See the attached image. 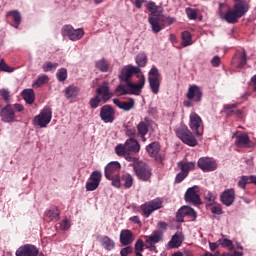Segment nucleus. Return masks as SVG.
<instances>
[{
    "label": "nucleus",
    "instance_id": "nucleus-62",
    "mask_svg": "<svg viewBox=\"0 0 256 256\" xmlns=\"http://www.w3.org/2000/svg\"><path fill=\"white\" fill-rule=\"evenodd\" d=\"M205 199H206L207 202L210 203V205H213V203H215L216 197L213 195V193L207 192L205 194Z\"/></svg>",
    "mask_w": 256,
    "mask_h": 256
},
{
    "label": "nucleus",
    "instance_id": "nucleus-32",
    "mask_svg": "<svg viewBox=\"0 0 256 256\" xmlns=\"http://www.w3.org/2000/svg\"><path fill=\"white\" fill-rule=\"evenodd\" d=\"M232 11H234V14H236L238 19H241V17H243V15L249 11V8H247V6L243 3H236Z\"/></svg>",
    "mask_w": 256,
    "mask_h": 256
},
{
    "label": "nucleus",
    "instance_id": "nucleus-19",
    "mask_svg": "<svg viewBox=\"0 0 256 256\" xmlns=\"http://www.w3.org/2000/svg\"><path fill=\"white\" fill-rule=\"evenodd\" d=\"M186 96L187 99H189L190 101L194 99L196 103H199L203 97V91H201V88L199 86L192 85L189 87Z\"/></svg>",
    "mask_w": 256,
    "mask_h": 256
},
{
    "label": "nucleus",
    "instance_id": "nucleus-26",
    "mask_svg": "<svg viewBox=\"0 0 256 256\" xmlns=\"http://www.w3.org/2000/svg\"><path fill=\"white\" fill-rule=\"evenodd\" d=\"M125 145L128 153H139L141 151V145H139V141L135 138L127 139Z\"/></svg>",
    "mask_w": 256,
    "mask_h": 256
},
{
    "label": "nucleus",
    "instance_id": "nucleus-8",
    "mask_svg": "<svg viewBox=\"0 0 256 256\" xmlns=\"http://www.w3.org/2000/svg\"><path fill=\"white\" fill-rule=\"evenodd\" d=\"M163 207V201L161 198H156L150 202H146L141 205V210L144 215V217H150L151 213L153 211H157V209H161Z\"/></svg>",
    "mask_w": 256,
    "mask_h": 256
},
{
    "label": "nucleus",
    "instance_id": "nucleus-12",
    "mask_svg": "<svg viewBox=\"0 0 256 256\" xmlns=\"http://www.w3.org/2000/svg\"><path fill=\"white\" fill-rule=\"evenodd\" d=\"M197 186H193L187 189L184 195L186 203H192V205H201V198L197 193Z\"/></svg>",
    "mask_w": 256,
    "mask_h": 256
},
{
    "label": "nucleus",
    "instance_id": "nucleus-41",
    "mask_svg": "<svg viewBox=\"0 0 256 256\" xmlns=\"http://www.w3.org/2000/svg\"><path fill=\"white\" fill-rule=\"evenodd\" d=\"M136 64L139 67V69H141V67H145V65H147V55L145 53H140L136 56Z\"/></svg>",
    "mask_w": 256,
    "mask_h": 256
},
{
    "label": "nucleus",
    "instance_id": "nucleus-52",
    "mask_svg": "<svg viewBox=\"0 0 256 256\" xmlns=\"http://www.w3.org/2000/svg\"><path fill=\"white\" fill-rule=\"evenodd\" d=\"M101 101H102L101 98L97 95L91 98L89 102L91 109H97Z\"/></svg>",
    "mask_w": 256,
    "mask_h": 256
},
{
    "label": "nucleus",
    "instance_id": "nucleus-48",
    "mask_svg": "<svg viewBox=\"0 0 256 256\" xmlns=\"http://www.w3.org/2000/svg\"><path fill=\"white\" fill-rule=\"evenodd\" d=\"M185 217H187V214L185 213V206H182L176 213V221L178 223H183V221H185Z\"/></svg>",
    "mask_w": 256,
    "mask_h": 256
},
{
    "label": "nucleus",
    "instance_id": "nucleus-30",
    "mask_svg": "<svg viewBox=\"0 0 256 256\" xmlns=\"http://www.w3.org/2000/svg\"><path fill=\"white\" fill-rule=\"evenodd\" d=\"M79 87L75 86V84H72L65 89V97L66 99H76V97L80 93Z\"/></svg>",
    "mask_w": 256,
    "mask_h": 256
},
{
    "label": "nucleus",
    "instance_id": "nucleus-16",
    "mask_svg": "<svg viewBox=\"0 0 256 256\" xmlns=\"http://www.w3.org/2000/svg\"><path fill=\"white\" fill-rule=\"evenodd\" d=\"M220 201L226 207H231V205H233V203H235V189L229 188V189L224 190L220 194Z\"/></svg>",
    "mask_w": 256,
    "mask_h": 256
},
{
    "label": "nucleus",
    "instance_id": "nucleus-35",
    "mask_svg": "<svg viewBox=\"0 0 256 256\" xmlns=\"http://www.w3.org/2000/svg\"><path fill=\"white\" fill-rule=\"evenodd\" d=\"M95 67L100 71L101 73H109V63L105 58H101L100 60H97L95 62Z\"/></svg>",
    "mask_w": 256,
    "mask_h": 256
},
{
    "label": "nucleus",
    "instance_id": "nucleus-56",
    "mask_svg": "<svg viewBox=\"0 0 256 256\" xmlns=\"http://www.w3.org/2000/svg\"><path fill=\"white\" fill-rule=\"evenodd\" d=\"M247 185H249L247 176L240 177V179L238 181V187H240V189H245V187H247Z\"/></svg>",
    "mask_w": 256,
    "mask_h": 256
},
{
    "label": "nucleus",
    "instance_id": "nucleus-37",
    "mask_svg": "<svg viewBox=\"0 0 256 256\" xmlns=\"http://www.w3.org/2000/svg\"><path fill=\"white\" fill-rule=\"evenodd\" d=\"M49 83V76L43 74V75H40L36 80L35 82L32 84V87L34 89H39V87H41V85H45Z\"/></svg>",
    "mask_w": 256,
    "mask_h": 256
},
{
    "label": "nucleus",
    "instance_id": "nucleus-44",
    "mask_svg": "<svg viewBox=\"0 0 256 256\" xmlns=\"http://www.w3.org/2000/svg\"><path fill=\"white\" fill-rule=\"evenodd\" d=\"M45 217H48V219H51V221H53V219H59V209L54 208L53 210H46Z\"/></svg>",
    "mask_w": 256,
    "mask_h": 256
},
{
    "label": "nucleus",
    "instance_id": "nucleus-63",
    "mask_svg": "<svg viewBox=\"0 0 256 256\" xmlns=\"http://www.w3.org/2000/svg\"><path fill=\"white\" fill-rule=\"evenodd\" d=\"M211 65L213 67H219V65H221V58L219 56H214L211 60Z\"/></svg>",
    "mask_w": 256,
    "mask_h": 256
},
{
    "label": "nucleus",
    "instance_id": "nucleus-21",
    "mask_svg": "<svg viewBox=\"0 0 256 256\" xmlns=\"http://www.w3.org/2000/svg\"><path fill=\"white\" fill-rule=\"evenodd\" d=\"M135 241V236L133 235V232L129 229L122 230L120 232V243L124 247H127V245H131Z\"/></svg>",
    "mask_w": 256,
    "mask_h": 256
},
{
    "label": "nucleus",
    "instance_id": "nucleus-22",
    "mask_svg": "<svg viewBox=\"0 0 256 256\" xmlns=\"http://www.w3.org/2000/svg\"><path fill=\"white\" fill-rule=\"evenodd\" d=\"M163 231L162 230H154L150 235L144 236L145 243H161L163 242Z\"/></svg>",
    "mask_w": 256,
    "mask_h": 256
},
{
    "label": "nucleus",
    "instance_id": "nucleus-43",
    "mask_svg": "<svg viewBox=\"0 0 256 256\" xmlns=\"http://www.w3.org/2000/svg\"><path fill=\"white\" fill-rule=\"evenodd\" d=\"M135 255L136 256H143V251L145 247V244L143 243L142 239H138L135 243Z\"/></svg>",
    "mask_w": 256,
    "mask_h": 256
},
{
    "label": "nucleus",
    "instance_id": "nucleus-29",
    "mask_svg": "<svg viewBox=\"0 0 256 256\" xmlns=\"http://www.w3.org/2000/svg\"><path fill=\"white\" fill-rule=\"evenodd\" d=\"M115 153L118 157H126L127 161H133V157L129 156L127 146L124 144H119L115 147Z\"/></svg>",
    "mask_w": 256,
    "mask_h": 256
},
{
    "label": "nucleus",
    "instance_id": "nucleus-9",
    "mask_svg": "<svg viewBox=\"0 0 256 256\" xmlns=\"http://www.w3.org/2000/svg\"><path fill=\"white\" fill-rule=\"evenodd\" d=\"M197 165L204 173H211L217 169V161L213 158L202 157L198 160Z\"/></svg>",
    "mask_w": 256,
    "mask_h": 256
},
{
    "label": "nucleus",
    "instance_id": "nucleus-24",
    "mask_svg": "<svg viewBox=\"0 0 256 256\" xmlns=\"http://www.w3.org/2000/svg\"><path fill=\"white\" fill-rule=\"evenodd\" d=\"M130 84V95H141V91L145 87V76L141 75L139 78V82L137 84L131 83Z\"/></svg>",
    "mask_w": 256,
    "mask_h": 256
},
{
    "label": "nucleus",
    "instance_id": "nucleus-50",
    "mask_svg": "<svg viewBox=\"0 0 256 256\" xmlns=\"http://www.w3.org/2000/svg\"><path fill=\"white\" fill-rule=\"evenodd\" d=\"M11 15L13 17V20L17 25H21V13L17 10H13L7 13V16L9 17Z\"/></svg>",
    "mask_w": 256,
    "mask_h": 256
},
{
    "label": "nucleus",
    "instance_id": "nucleus-28",
    "mask_svg": "<svg viewBox=\"0 0 256 256\" xmlns=\"http://www.w3.org/2000/svg\"><path fill=\"white\" fill-rule=\"evenodd\" d=\"M235 137V145L236 147H247L249 145V135L247 133H242L238 135H233Z\"/></svg>",
    "mask_w": 256,
    "mask_h": 256
},
{
    "label": "nucleus",
    "instance_id": "nucleus-7",
    "mask_svg": "<svg viewBox=\"0 0 256 256\" xmlns=\"http://www.w3.org/2000/svg\"><path fill=\"white\" fill-rule=\"evenodd\" d=\"M178 167L181 170L175 178V183H182L185 181L189 175V171H193L195 169V162H178Z\"/></svg>",
    "mask_w": 256,
    "mask_h": 256
},
{
    "label": "nucleus",
    "instance_id": "nucleus-64",
    "mask_svg": "<svg viewBox=\"0 0 256 256\" xmlns=\"http://www.w3.org/2000/svg\"><path fill=\"white\" fill-rule=\"evenodd\" d=\"M156 244L151 242V243H146V249H149L153 253H157V246Z\"/></svg>",
    "mask_w": 256,
    "mask_h": 256
},
{
    "label": "nucleus",
    "instance_id": "nucleus-33",
    "mask_svg": "<svg viewBox=\"0 0 256 256\" xmlns=\"http://www.w3.org/2000/svg\"><path fill=\"white\" fill-rule=\"evenodd\" d=\"M234 59L238 60L237 69H242V67L247 65V53H245V50L242 52H237L234 56Z\"/></svg>",
    "mask_w": 256,
    "mask_h": 256
},
{
    "label": "nucleus",
    "instance_id": "nucleus-31",
    "mask_svg": "<svg viewBox=\"0 0 256 256\" xmlns=\"http://www.w3.org/2000/svg\"><path fill=\"white\" fill-rule=\"evenodd\" d=\"M22 97L28 105L35 103V91H33V89H24L22 91Z\"/></svg>",
    "mask_w": 256,
    "mask_h": 256
},
{
    "label": "nucleus",
    "instance_id": "nucleus-55",
    "mask_svg": "<svg viewBox=\"0 0 256 256\" xmlns=\"http://www.w3.org/2000/svg\"><path fill=\"white\" fill-rule=\"evenodd\" d=\"M186 14H187L188 19H192V20L197 19V10H195L193 8H187Z\"/></svg>",
    "mask_w": 256,
    "mask_h": 256
},
{
    "label": "nucleus",
    "instance_id": "nucleus-5",
    "mask_svg": "<svg viewBox=\"0 0 256 256\" xmlns=\"http://www.w3.org/2000/svg\"><path fill=\"white\" fill-rule=\"evenodd\" d=\"M141 68L133 65H126L120 70V74L118 75V79L120 81H124L125 83H129V79H131L134 75H137L138 79L141 78Z\"/></svg>",
    "mask_w": 256,
    "mask_h": 256
},
{
    "label": "nucleus",
    "instance_id": "nucleus-42",
    "mask_svg": "<svg viewBox=\"0 0 256 256\" xmlns=\"http://www.w3.org/2000/svg\"><path fill=\"white\" fill-rule=\"evenodd\" d=\"M148 11H150L152 17H161V12H159V8L155 3L149 2L147 5Z\"/></svg>",
    "mask_w": 256,
    "mask_h": 256
},
{
    "label": "nucleus",
    "instance_id": "nucleus-10",
    "mask_svg": "<svg viewBox=\"0 0 256 256\" xmlns=\"http://www.w3.org/2000/svg\"><path fill=\"white\" fill-rule=\"evenodd\" d=\"M146 151L148 155L157 161V163H163V159H165V155L159 154L161 152V145L159 142H152L148 146H146Z\"/></svg>",
    "mask_w": 256,
    "mask_h": 256
},
{
    "label": "nucleus",
    "instance_id": "nucleus-46",
    "mask_svg": "<svg viewBox=\"0 0 256 256\" xmlns=\"http://www.w3.org/2000/svg\"><path fill=\"white\" fill-rule=\"evenodd\" d=\"M218 243L221 245V247H226L227 249H229V251H233V249H234L233 241H231L227 238L219 239Z\"/></svg>",
    "mask_w": 256,
    "mask_h": 256
},
{
    "label": "nucleus",
    "instance_id": "nucleus-58",
    "mask_svg": "<svg viewBox=\"0 0 256 256\" xmlns=\"http://www.w3.org/2000/svg\"><path fill=\"white\" fill-rule=\"evenodd\" d=\"M211 212L214 213V215H223V208L221 207V204L212 206Z\"/></svg>",
    "mask_w": 256,
    "mask_h": 256
},
{
    "label": "nucleus",
    "instance_id": "nucleus-39",
    "mask_svg": "<svg viewBox=\"0 0 256 256\" xmlns=\"http://www.w3.org/2000/svg\"><path fill=\"white\" fill-rule=\"evenodd\" d=\"M117 95H130V84L127 82V84H120L115 89Z\"/></svg>",
    "mask_w": 256,
    "mask_h": 256
},
{
    "label": "nucleus",
    "instance_id": "nucleus-59",
    "mask_svg": "<svg viewBox=\"0 0 256 256\" xmlns=\"http://www.w3.org/2000/svg\"><path fill=\"white\" fill-rule=\"evenodd\" d=\"M161 22L164 23V25H173V23L175 22V18L174 17H165V16L161 15Z\"/></svg>",
    "mask_w": 256,
    "mask_h": 256
},
{
    "label": "nucleus",
    "instance_id": "nucleus-15",
    "mask_svg": "<svg viewBox=\"0 0 256 256\" xmlns=\"http://www.w3.org/2000/svg\"><path fill=\"white\" fill-rule=\"evenodd\" d=\"M0 117L4 123H15L17 121L15 110L9 104L0 111Z\"/></svg>",
    "mask_w": 256,
    "mask_h": 256
},
{
    "label": "nucleus",
    "instance_id": "nucleus-11",
    "mask_svg": "<svg viewBox=\"0 0 256 256\" xmlns=\"http://www.w3.org/2000/svg\"><path fill=\"white\" fill-rule=\"evenodd\" d=\"M63 35H66L70 39V41H79L84 35L85 32L83 29H73L71 25H66L62 29Z\"/></svg>",
    "mask_w": 256,
    "mask_h": 256
},
{
    "label": "nucleus",
    "instance_id": "nucleus-13",
    "mask_svg": "<svg viewBox=\"0 0 256 256\" xmlns=\"http://www.w3.org/2000/svg\"><path fill=\"white\" fill-rule=\"evenodd\" d=\"M100 119L104 123H113V121H115V109L110 105H104L100 109Z\"/></svg>",
    "mask_w": 256,
    "mask_h": 256
},
{
    "label": "nucleus",
    "instance_id": "nucleus-3",
    "mask_svg": "<svg viewBox=\"0 0 256 256\" xmlns=\"http://www.w3.org/2000/svg\"><path fill=\"white\" fill-rule=\"evenodd\" d=\"M133 169L135 175L140 179V181H149L151 179V175L153 173L151 172V167L147 165V163L140 161L135 162L133 164Z\"/></svg>",
    "mask_w": 256,
    "mask_h": 256
},
{
    "label": "nucleus",
    "instance_id": "nucleus-61",
    "mask_svg": "<svg viewBox=\"0 0 256 256\" xmlns=\"http://www.w3.org/2000/svg\"><path fill=\"white\" fill-rule=\"evenodd\" d=\"M131 253H133V247L131 246H127L120 251L121 256H128L131 255Z\"/></svg>",
    "mask_w": 256,
    "mask_h": 256
},
{
    "label": "nucleus",
    "instance_id": "nucleus-20",
    "mask_svg": "<svg viewBox=\"0 0 256 256\" xmlns=\"http://www.w3.org/2000/svg\"><path fill=\"white\" fill-rule=\"evenodd\" d=\"M148 23L151 25L153 33H159L160 31H163V29H165V25L161 24L163 23L161 21V16H149Z\"/></svg>",
    "mask_w": 256,
    "mask_h": 256
},
{
    "label": "nucleus",
    "instance_id": "nucleus-27",
    "mask_svg": "<svg viewBox=\"0 0 256 256\" xmlns=\"http://www.w3.org/2000/svg\"><path fill=\"white\" fill-rule=\"evenodd\" d=\"M137 131L138 135H140L141 137V140L143 141V143H145L147 141L145 135L149 133V122L141 121L140 123H138Z\"/></svg>",
    "mask_w": 256,
    "mask_h": 256
},
{
    "label": "nucleus",
    "instance_id": "nucleus-1",
    "mask_svg": "<svg viewBox=\"0 0 256 256\" xmlns=\"http://www.w3.org/2000/svg\"><path fill=\"white\" fill-rule=\"evenodd\" d=\"M121 163L118 161L109 162L104 169V176L108 181H111V185L116 189L121 188Z\"/></svg>",
    "mask_w": 256,
    "mask_h": 256
},
{
    "label": "nucleus",
    "instance_id": "nucleus-53",
    "mask_svg": "<svg viewBox=\"0 0 256 256\" xmlns=\"http://www.w3.org/2000/svg\"><path fill=\"white\" fill-rule=\"evenodd\" d=\"M98 187L99 184L97 182H93V180L86 182V191H95Z\"/></svg>",
    "mask_w": 256,
    "mask_h": 256
},
{
    "label": "nucleus",
    "instance_id": "nucleus-57",
    "mask_svg": "<svg viewBox=\"0 0 256 256\" xmlns=\"http://www.w3.org/2000/svg\"><path fill=\"white\" fill-rule=\"evenodd\" d=\"M71 228V222L68 219H64L60 222V229L62 231H68Z\"/></svg>",
    "mask_w": 256,
    "mask_h": 256
},
{
    "label": "nucleus",
    "instance_id": "nucleus-17",
    "mask_svg": "<svg viewBox=\"0 0 256 256\" xmlns=\"http://www.w3.org/2000/svg\"><path fill=\"white\" fill-rule=\"evenodd\" d=\"M96 94L100 99L107 103L111 97H113V92L109 89V82H103L101 86L96 89Z\"/></svg>",
    "mask_w": 256,
    "mask_h": 256
},
{
    "label": "nucleus",
    "instance_id": "nucleus-47",
    "mask_svg": "<svg viewBox=\"0 0 256 256\" xmlns=\"http://www.w3.org/2000/svg\"><path fill=\"white\" fill-rule=\"evenodd\" d=\"M59 67L58 63L46 62L43 64L42 68L45 73L49 71H55Z\"/></svg>",
    "mask_w": 256,
    "mask_h": 256
},
{
    "label": "nucleus",
    "instance_id": "nucleus-4",
    "mask_svg": "<svg viewBox=\"0 0 256 256\" xmlns=\"http://www.w3.org/2000/svg\"><path fill=\"white\" fill-rule=\"evenodd\" d=\"M148 75L150 89L154 95H157V93H159V87H161V74L159 73L157 66H152L151 70L148 72Z\"/></svg>",
    "mask_w": 256,
    "mask_h": 256
},
{
    "label": "nucleus",
    "instance_id": "nucleus-34",
    "mask_svg": "<svg viewBox=\"0 0 256 256\" xmlns=\"http://www.w3.org/2000/svg\"><path fill=\"white\" fill-rule=\"evenodd\" d=\"M221 19H224V21H226V23H237L238 21V16L237 14L233 11V10H228L225 15L221 14L220 15Z\"/></svg>",
    "mask_w": 256,
    "mask_h": 256
},
{
    "label": "nucleus",
    "instance_id": "nucleus-25",
    "mask_svg": "<svg viewBox=\"0 0 256 256\" xmlns=\"http://www.w3.org/2000/svg\"><path fill=\"white\" fill-rule=\"evenodd\" d=\"M183 233L177 232L175 235L172 236L171 240L168 242V249H177L181 247L184 241Z\"/></svg>",
    "mask_w": 256,
    "mask_h": 256
},
{
    "label": "nucleus",
    "instance_id": "nucleus-60",
    "mask_svg": "<svg viewBox=\"0 0 256 256\" xmlns=\"http://www.w3.org/2000/svg\"><path fill=\"white\" fill-rule=\"evenodd\" d=\"M0 96L2 97V99H4V101H6V103H9V97H10L9 90L7 89L0 90Z\"/></svg>",
    "mask_w": 256,
    "mask_h": 256
},
{
    "label": "nucleus",
    "instance_id": "nucleus-51",
    "mask_svg": "<svg viewBox=\"0 0 256 256\" xmlns=\"http://www.w3.org/2000/svg\"><path fill=\"white\" fill-rule=\"evenodd\" d=\"M56 78L58 81L63 82L67 79V70L65 68H61L56 73Z\"/></svg>",
    "mask_w": 256,
    "mask_h": 256
},
{
    "label": "nucleus",
    "instance_id": "nucleus-40",
    "mask_svg": "<svg viewBox=\"0 0 256 256\" xmlns=\"http://www.w3.org/2000/svg\"><path fill=\"white\" fill-rule=\"evenodd\" d=\"M121 181H123L125 189H131V187H133V176H131V174H123Z\"/></svg>",
    "mask_w": 256,
    "mask_h": 256
},
{
    "label": "nucleus",
    "instance_id": "nucleus-38",
    "mask_svg": "<svg viewBox=\"0 0 256 256\" xmlns=\"http://www.w3.org/2000/svg\"><path fill=\"white\" fill-rule=\"evenodd\" d=\"M182 37V47H189L193 45V38H191V33L189 31H184L181 34Z\"/></svg>",
    "mask_w": 256,
    "mask_h": 256
},
{
    "label": "nucleus",
    "instance_id": "nucleus-6",
    "mask_svg": "<svg viewBox=\"0 0 256 256\" xmlns=\"http://www.w3.org/2000/svg\"><path fill=\"white\" fill-rule=\"evenodd\" d=\"M176 135L181 141L185 143V145H189V147H195L197 146V139H195V136H193V133H191V130L187 127H181L176 131Z\"/></svg>",
    "mask_w": 256,
    "mask_h": 256
},
{
    "label": "nucleus",
    "instance_id": "nucleus-18",
    "mask_svg": "<svg viewBox=\"0 0 256 256\" xmlns=\"http://www.w3.org/2000/svg\"><path fill=\"white\" fill-rule=\"evenodd\" d=\"M203 121L201 120V116L197 113H191L190 114V129L196 133L198 137H201L203 135V132H199V127H201Z\"/></svg>",
    "mask_w": 256,
    "mask_h": 256
},
{
    "label": "nucleus",
    "instance_id": "nucleus-45",
    "mask_svg": "<svg viewBox=\"0 0 256 256\" xmlns=\"http://www.w3.org/2000/svg\"><path fill=\"white\" fill-rule=\"evenodd\" d=\"M102 177H103V174H101V171L96 170L91 173L89 179L90 181H93L94 183H98V185H100Z\"/></svg>",
    "mask_w": 256,
    "mask_h": 256
},
{
    "label": "nucleus",
    "instance_id": "nucleus-14",
    "mask_svg": "<svg viewBox=\"0 0 256 256\" xmlns=\"http://www.w3.org/2000/svg\"><path fill=\"white\" fill-rule=\"evenodd\" d=\"M39 249L35 245L25 244L16 250V256H37Z\"/></svg>",
    "mask_w": 256,
    "mask_h": 256
},
{
    "label": "nucleus",
    "instance_id": "nucleus-36",
    "mask_svg": "<svg viewBox=\"0 0 256 256\" xmlns=\"http://www.w3.org/2000/svg\"><path fill=\"white\" fill-rule=\"evenodd\" d=\"M101 245L106 251H113L115 249V241L109 238V236L102 237Z\"/></svg>",
    "mask_w": 256,
    "mask_h": 256
},
{
    "label": "nucleus",
    "instance_id": "nucleus-2",
    "mask_svg": "<svg viewBox=\"0 0 256 256\" xmlns=\"http://www.w3.org/2000/svg\"><path fill=\"white\" fill-rule=\"evenodd\" d=\"M53 119V110L49 106H45L39 113L33 118V124L40 129H45L51 120Z\"/></svg>",
    "mask_w": 256,
    "mask_h": 256
},
{
    "label": "nucleus",
    "instance_id": "nucleus-23",
    "mask_svg": "<svg viewBox=\"0 0 256 256\" xmlns=\"http://www.w3.org/2000/svg\"><path fill=\"white\" fill-rule=\"evenodd\" d=\"M114 105L118 107V109H122V111H131L133 107H135V100L133 98H129V101H120L117 98L113 99Z\"/></svg>",
    "mask_w": 256,
    "mask_h": 256
},
{
    "label": "nucleus",
    "instance_id": "nucleus-54",
    "mask_svg": "<svg viewBox=\"0 0 256 256\" xmlns=\"http://www.w3.org/2000/svg\"><path fill=\"white\" fill-rule=\"evenodd\" d=\"M0 71H4L5 73H13V68L8 67L7 63H5V60L0 61Z\"/></svg>",
    "mask_w": 256,
    "mask_h": 256
},
{
    "label": "nucleus",
    "instance_id": "nucleus-49",
    "mask_svg": "<svg viewBox=\"0 0 256 256\" xmlns=\"http://www.w3.org/2000/svg\"><path fill=\"white\" fill-rule=\"evenodd\" d=\"M184 209L186 217H189L190 219H192V221H195L197 219V212H195L193 208L189 206H184Z\"/></svg>",
    "mask_w": 256,
    "mask_h": 256
}]
</instances>
